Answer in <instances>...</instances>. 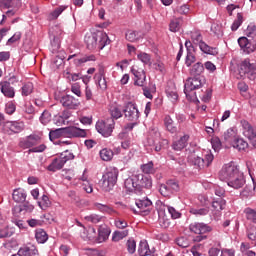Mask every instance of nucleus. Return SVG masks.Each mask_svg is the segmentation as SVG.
<instances>
[{
    "label": "nucleus",
    "instance_id": "1",
    "mask_svg": "<svg viewBox=\"0 0 256 256\" xmlns=\"http://www.w3.org/2000/svg\"><path fill=\"white\" fill-rule=\"evenodd\" d=\"M219 177L221 181H226L228 187H232L233 189H241L246 183L245 175H243V172L239 171V167L233 163L224 165L220 171Z\"/></svg>",
    "mask_w": 256,
    "mask_h": 256
},
{
    "label": "nucleus",
    "instance_id": "2",
    "mask_svg": "<svg viewBox=\"0 0 256 256\" xmlns=\"http://www.w3.org/2000/svg\"><path fill=\"white\" fill-rule=\"evenodd\" d=\"M85 43L87 49L93 51V49H97V46L99 49H104L106 45L111 43V40H109L107 33L97 32L85 36Z\"/></svg>",
    "mask_w": 256,
    "mask_h": 256
},
{
    "label": "nucleus",
    "instance_id": "3",
    "mask_svg": "<svg viewBox=\"0 0 256 256\" xmlns=\"http://www.w3.org/2000/svg\"><path fill=\"white\" fill-rule=\"evenodd\" d=\"M73 159H75V155L69 151H65L61 153L59 157L54 158L47 169L52 173L61 171V169L65 167V163H67V161H73Z\"/></svg>",
    "mask_w": 256,
    "mask_h": 256
},
{
    "label": "nucleus",
    "instance_id": "4",
    "mask_svg": "<svg viewBox=\"0 0 256 256\" xmlns=\"http://www.w3.org/2000/svg\"><path fill=\"white\" fill-rule=\"evenodd\" d=\"M119 177V170L116 168L111 169L102 176V189L103 191H111L115 185H117V179Z\"/></svg>",
    "mask_w": 256,
    "mask_h": 256
},
{
    "label": "nucleus",
    "instance_id": "5",
    "mask_svg": "<svg viewBox=\"0 0 256 256\" xmlns=\"http://www.w3.org/2000/svg\"><path fill=\"white\" fill-rule=\"evenodd\" d=\"M239 75L242 78L247 77L250 81H254L256 75V63L251 62L249 59L242 61L239 68Z\"/></svg>",
    "mask_w": 256,
    "mask_h": 256
},
{
    "label": "nucleus",
    "instance_id": "6",
    "mask_svg": "<svg viewBox=\"0 0 256 256\" xmlns=\"http://www.w3.org/2000/svg\"><path fill=\"white\" fill-rule=\"evenodd\" d=\"M191 39H192L193 43H195L196 45H199L200 50L203 53H206L207 55H217V53H218L217 48H213V47L207 45V43L203 42V35H201L200 31L192 32Z\"/></svg>",
    "mask_w": 256,
    "mask_h": 256
},
{
    "label": "nucleus",
    "instance_id": "7",
    "mask_svg": "<svg viewBox=\"0 0 256 256\" xmlns=\"http://www.w3.org/2000/svg\"><path fill=\"white\" fill-rule=\"evenodd\" d=\"M113 129H115V120L113 118H108L106 121L101 120L96 123V130L102 137H111Z\"/></svg>",
    "mask_w": 256,
    "mask_h": 256
},
{
    "label": "nucleus",
    "instance_id": "8",
    "mask_svg": "<svg viewBox=\"0 0 256 256\" xmlns=\"http://www.w3.org/2000/svg\"><path fill=\"white\" fill-rule=\"evenodd\" d=\"M181 187L177 180H168L159 187L160 195L163 197H171L174 193H179Z\"/></svg>",
    "mask_w": 256,
    "mask_h": 256
},
{
    "label": "nucleus",
    "instance_id": "9",
    "mask_svg": "<svg viewBox=\"0 0 256 256\" xmlns=\"http://www.w3.org/2000/svg\"><path fill=\"white\" fill-rule=\"evenodd\" d=\"M205 83V77L203 76H195L193 78H188L184 85V93L186 97H189V93L191 91H195L196 89H201Z\"/></svg>",
    "mask_w": 256,
    "mask_h": 256
},
{
    "label": "nucleus",
    "instance_id": "10",
    "mask_svg": "<svg viewBox=\"0 0 256 256\" xmlns=\"http://www.w3.org/2000/svg\"><path fill=\"white\" fill-rule=\"evenodd\" d=\"M242 133L250 141V145L256 148V127L247 120H241Z\"/></svg>",
    "mask_w": 256,
    "mask_h": 256
},
{
    "label": "nucleus",
    "instance_id": "11",
    "mask_svg": "<svg viewBox=\"0 0 256 256\" xmlns=\"http://www.w3.org/2000/svg\"><path fill=\"white\" fill-rule=\"evenodd\" d=\"M123 113L128 121H137L139 119V109H137L136 103L127 102L124 106Z\"/></svg>",
    "mask_w": 256,
    "mask_h": 256
},
{
    "label": "nucleus",
    "instance_id": "12",
    "mask_svg": "<svg viewBox=\"0 0 256 256\" xmlns=\"http://www.w3.org/2000/svg\"><path fill=\"white\" fill-rule=\"evenodd\" d=\"M134 181L136 182L137 191H141L142 189H151L153 186L151 177H147L143 174H135Z\"/></svg>",
    "mask_w": 256,
    "mask_h": 256
},
{
    "label": "nucleus",
    "instance_id": "13",
    "mask_svg": "<svg viewBox=\"0 0 256 256\" xmlns=\"http://www.w3.org/2000/svg\"><path fill=\"white\" fill-rule=\"evenodd\" d=\"M131 73L136 79L134 85H137L138 87H145V82L147 81L145 70L139 68L137 65H134L131 68Z\"/></svg>",
    "mask_w": 256,
    "mask_h": 256
},
{
    "label": "nucleus",
    "instance_id": "14",
    "mask_svg": "<svg viewBox=\"0 0 256 256\" xmlns=\"http://www.w3.org/2000/svg\"><path fill=\"white\" fill-rule=\"evenodd\" d=\"M189 231L195 235H205V233H211L212 228L205 223L193 222L189 225Z\"/></svg>",
    "mask_w": 256,
    "mask_h": 256
},
{
    "label": "nucleus",
    "instance_id": "15",
    "mask_svg": "<svg viewBox=\"0 0 256 256\" xmlns=\"http://www.w3.org/2000/svg\"><path fill=\"white\" fill-rule=\"evenodd\" d=\"M185 47L187 51L185 65L186 67H191V65L197 61V58L195 57V47H193V43H191L190 40H186Z\"/></svg>",
    "mask_w": 256,
    "mask_h": 256
},
{
    "label": "nucleus",
    "instance_id": "16",
    "mask_svg": "<svg viewBox=\"0 0 256 256\" xmlns=\"http://www.w3.org/2000/svg\"><path fill=\"white\" fill-rule=\"evenodd\" d=\"M238 44L243 49L244 53H253L256 51V43L253 39L249 40L247 37H240Z\"/></svg>",
    "mask_w": 256,
    "mask_h": 256
},
{
    "label": "nucleus",
    "instance_id": "17",
    "mask_svg": "<svg viewBox=\"0 0 256 256\" xmlns=\"http://www.w3.org/2000/svg\"><path fill=\"white\" fill-rule=\"evenodd\" d=\"M60 103L66 109H78L79 105H81V102L79 101V99H77L71 95L62 96L60 99Z\"/></svg>",
    "mask_w": 256,
    "mask_h": 256
},
{
    "label": "nucleus",
    "instance_id": "18",
    "mask_svg": "<svg viewBox=\"0 0 256 256\" xmlns=\"http://www.w3.org/2000/svg\"><path fill=\"white\" fill-rule=\"evenodd\" d=\"M136 207L140 209L141 213L144 215H149L151 213V207H153V202L149 200V198H143L136 200Z\"/></svg>",
    "mask_w": 256,
    "mask_h": 256
},
{
    "label": "nucleus",
    "instance_id": "19",
    "mask_svg": "<svg viewBox=\"0 0 256 256\" xmlns=\"http://www.w3.org/2000/svg\"><path fill=\"white\" fill-rule=\"evenodd\" d=\"M189 139V134H184L182 137L172 143V149L174 151H183V149L189 145Z\"/></svg>",
    "mask_w": 256,
    "mask_h": 256
},
{
    "label": "nucleus",
    "instance_id": "20",
    "mask_svg": "<svg viewBox=\"0 0 256 256\" xmlns=\"http://www.w3.org/2000/svg\"><path fill=\"white\" fill-rule=\"evenodd\" d=\"M71 59H74V65L79 67L83 65V63H88V61H95V55L79 56L78 54H74L68 57V61H71Z\"/></svg>",
    "mask_w": 256,
    "mask_h": 256
},
{
    "label": "nucleus",
    "instance_id": "21",
    "mask_svg": "<svg viewBox=\"0 0 256 256\" xmlns=\"http://www.w3.org/2000/svg\"><path fill=\"white\" fill-rule=\"evenodd\" d=\"M0 91L3 93L4 97L13 99L15 97V88L11 86V83L4 81L0 83Z\"/></svg>",
    "mask_w": 256,
    "mask_h": 256
},
{
    "label": "nucleus",
    "instance_id": "22",
    "mask_svg": "<svg viewBox=\"0 0 256 256\" xmlns=\"http://www.w3.org/2000/svg\"><path fill=\"white\" fill-rule=\"evenodd\" d=\"M18 256H39V250L35 245H28L18 250Z\"/></svg>",
    "mask_w": 256,
    "mask_h": 256
},
{
    "label": "nucleus",
    "instance_id": "23",
    "mask_svg": "<svg viewBox=\"0 0 256 256\" xmlns=\"http://www.w3.org/2000/svg\"><path fill=\"white\" fill-rule=\"evenodd\" d=\"M94 79L100 89L105 91L107 89V80L105 79V69L100 68L98 73L95 74Z\"/></svg>",
    "mask_w": 256,
    "mask_h": 256
},
{
    "label": "nucleus",
    "instance_id": "24",
    "mask_svg": "<svg viewBox=\"0 0 256 256\" xmlns=\"http://www.w3.org/2000/svg\"><path fill=\"white\" fill-rule=\"evenodd\" d=\"M6 131H10V133H21L23 129H25V124L23 122H6L5 124Z\"/></svg>",
    "mask_w": 256,
    "mask_h": 256
},
{
    "label": "nucleus",
    "instance_id": "25",
    "mask_svg": "<svg viewBox=\"0 0 256 256\" xmlns=\"http://www.w3.org/2000/svg\"><path fill=\"white\" fill-rule=\"evenodd\" d=\"M237 137V130L235 128H229L227 131L224 132L222 139L224 143L228 145H232Z\"/></svg>",
    "mask_w": 256,
    "mask_h": 256
},
{
    "label": "nucleus",
    "instance_id": "26",
    "mask_svg": "<svg viewBox=\"0 0 256 256\" xmlns=\"http://www.w3.org/2000/svg\"><path fill=\"white\" fill-rule=\"evenodd\" d=\"M230 145L238 151H245L249 148V143L239 136H236V139Z\"/></svg>",
    "mask_w": 256,
    "mask_h": 256
},
{
    "label": "nucleus",
    "instance_id": "27",
    "mask_svg": "<svg viewBox=\"0 0 256 256\" xmlns=\"http://www.w3.org/2000/svg\"><path fill=\"white\" fill-rule=\"evenodd\" d=\"M138 254L140 256H151L153 252L149 249V244L146 240H141L138 246Z\"/></svg>",
    "mask_w": 256,
    "mask_h": 256
},
{
    "label": "nucleus",
    "instance_id": "28",
    "mask_svg": "<svg viewBox=\"0 0 256 256\" xmlns=\"http://www.w3.org/2000/svg\"><path fill=\"white\" fill-rule=\"evenodd\" d=\"M12 199L16 203H23L27 199V194H25V190L18 188L13 191Z\"/></svg>",
    "mask_w": 256,
    "mask_h": 256
},
{
    "label": "nucleus",
    "instance_id": "29",
    "mask_svg": "<svg viewBox=\"0 0 256 256\" xmlns=\"http://www.w3.org/2000/svg\"><path fill=\"white\" fill-rule=\"evenodd\" d=\"M95 207L98 211L106 215H117V211L107 204L95 203Z\"/></svg>",
    "mask_w": 256,
    "mask_h": 256
},
{
    "label": "nucleus",
    "instance_id": "30",
    "mask_svg": "<svg viewBox=\"0 0 256 256\" xmlns=\"http://www.w3.org/2000/svg\"><path fill=\"white\" fill-rule=\"evenodd\" d=\"M183 25V18H174L170 21L169 30L172 33H177L181 31V26Z\"/></svg>",
    "mask_w": 256,
    "mask_h": 256
},
{
    "label": "nucleus",
    "instance_id": "31",
    "mask_svg": "<svg viewBox=\"0 0 256 256\" xmlns=\"http://www.w3.org/2000/svg\"><path fill=\"white\" fill-rule=\"evenodd\" d=\"M203 71H205V66L201 62H197L191 67L190 75L193 77H201Z\"/></svg>",
    "mask_w": 256,
    "mask_h": 256
},
{
    "label": "nucleus",
    "instance_id": "32",
    "mask_svg": "<svg viewBox=\"0 0 256 256\" xmlns=\"http://www.w3.org/2000/svg\"><path fill=\"white\" fill-rule=\"evenodd\" d=\"M35 239L37 243H40V244L47 243L49 239V235L45 230L39 228L35 231Z\"/></svg>",
    "mask_w": 256,
    "mask_h": 256
},
{
    "label": "nucleus",
    "instance_id": "33",
    "mask_svg": "<svg viewBox=\"0 0 256 256\" xmlns=\"http://www.w3.org/2000/svg\"><path fill=\"white\" fill-rule=\"evenodd\" d=\"M66 9H69L68 5H60L56 7L50 14L49 19L51 21H54L55 19H59V16L63 13V11H66Z\"/></svg>",
    "mask_w": 256,
    "mask_h": 256
},
{
    "label": "nucleus",
    "instance_id": "34",
    "mask_svg": "<svg viewBox=\"0 0 256 256\" xmlns=\"http://www.w3.org/2000/svg\"><path fill=\"white\" fill-rule=\"evenodd\" d=\"M174 121L173 118H171V116L166 115L164 117V125L167 131H169V133L175 134L177 132V126L173 125Z\"/></svg>",
    "mask_w": 256,
    "mask_h": 256
},
{
    "label": "nucleus",
    "instance_id": "35",
    "mask_svg": "<svg viewBox=\"0 0 256 256\" xmlns=\"http://www.w3.org/2000/svg\"><path fill=\"white\" fill-rule=\"evenodd\" d=\"M63 135H67V128H58L49 132V139L50 141H55V139H59Z\"/></svg>",
    "mask_w": 256,
    "mask_h": 256
},
{
    "label": "nucleus",
    "instance_id": "36",
    "mask_svg": "<svg viewBox=\"0 0 256 256\" xmlns=\"http://www.w3.org/2000/svg\"><path fill=\"white\" fill-rule=\"evenodd\" d=\"M114 155L115 153L113 152V150L109 148H104L99 152V156L102 161H112Z\"/></svg>",
    "mask_w": 256,
    "mask_h": 256
},
{
    "label": "nucleus",
    "instance_id": "37",
    "mask_svg": "<svg viewBox=\"0 0 256 256\" xmlns=\"http://www.w3.org/2000/svg\"><path fill=\"white\" fill-rule=\"evenodd\" d=\"M34 145H37V138L35 136H29L27 139L20 142V147L24 149H31Z\"/></svg>",
    "mask_w": 256,
    "mask_h": 256
},
{
    "label": "nucleus",
    "instance_id": "38",
    "mask_svg": "<svg viewBox=\"0 0 256 256\" xmlns=\"http://www.w3.org/2000/svg\"><path fill=\"white\" fill-rule=\"evenodd\" d=\"M124 187L127 189V191H129V193H133V191H137L134 175L131 178H128L125 180Z\"/></svg>",
    "mask_w": 256,
    "mask_h": 256
},
{
    "label": "nucleus",
    "instance_id": "39",
    "mask_svg": "<svg viewBox=\"0 0 256 256\" xmlns=\"http://www.w3.org/2000/svg\"><path fill=\"white\" fill-rule=\"evenodd\" d=\"M67 133L72 135V137H85L87 135V132H85V130L77 127L67 128Z\"/></svg>",
    "mask_w": 256,
    "mask_h": 256
},
{
    "label": "nucleus",
    "instance_id": "40",
    "mask_svg": "<svg viewBox=\"0 0 256 256\" xmlns=\"http://www.w3.org/2000/svg\"><path fill=\"white\" fill-rule=\"evenodd\" d=\"M0 3L6 9L21 7V0H1Z\"/></svg>",
    "mask_w": 256,
    "mask_h": 256
},
{
    "label": "nucleus",
    "instance_id": "41",
    "mask_svg": "<svg viewBox=\"0 0 256 256\" xmlns=\"http://www.w3.org/2000/svg\"><path fill=\"white\" fill-rule=\"evenodd\" d=\"M140 169L146 175H153V173H155V167H154L153 161H150L146 164L141 165Z\"/></svg>",
    "mask_w": 256,
    "mask_h": 256
},
{
    "label": "nucleus",
    "instance_id": "42",
    "mask_svg": "<svg viewBox=\"0 0 256 256\" xmlns=\"http://www.w3.org/2000/svg\"><path fill=\"white\" fill-rule=\"evenodd\" d=\"M244 215L248 221L251 223H256V211L253 208H245Z\"/></svg>",
    "mask_w": 256,
    "mask_h": 256
},
{
    "label": "nucleus",
    "instance_id": "43",
    "mask_svg": "<svg viewBox=\"0 0 256 256\" xmlns=\"http://www.w3.org/2000/svg\"><path fill=\"white\" fill-rule=\"evenodd\" d=\"M139 39H141L139 32L133 30L126 32V40L130 41V43H135V41H139Z\"/></svg>",
    "mask_w": 256,
    "mask_h": 256
},
{
    "label": "nucleus",
    "instance_id": "44",
    "mask_svg": "<svg viewBox=\"0 0 256 256\" xmlns=\"http://www.w3.org/2000/svg\"><path fill=\"white\" fill-rule=\"evenodd\" d=\"M129 235V230L115 231L112 235L113 241H121V239H125Z\"/></svg>",
    "mask_w": 256,
    "mask_h": 256
},
{
    "label": "nucleus",
    "instance_id": "45",
    "mask_svg": "<svg viewBox=\"0 0 256 256\" xmlns=\"http://www.w3.org/2000/svg\"><path fill=\"white\" fill-rule=\"evenodd\" d=\"M38 205L40 209H43V211H45V209H48V207L51 206V200H49V196L43 195L41 201H38Z\"/></svg>",
    "mask_w": 256,
    "mask_h": 256
},
{
    "label": "nucleus",
    "instance_id": "46",
    "mask_svg": "<svg viewBox=\"0 0 256 256\" xmlns=\"http://www.w3.org/2000/svg\"><path fill=\"white\" fill-rule=\"evenodd\" d=\"M190 213L192 215H196V217H201L209 213V208H199V209L191 208Z\"/></svg>",
    "mask_w": 256,
    "mask_h": 256
},
{
    "label": "nucleus",
    "instance_id": "47",
    "mask_svg": "<svg viewBox=\"0 0 256 256\" xmlns=\"http://www.w3.org/2000/svg\"><path fill=\"white\" fill-rule=\"evenodd\" d=\"M166 95L168 97V99H170V101H172V103H175L177 101V99H179V94L177 93V90L174 89H166Z\"/></svg>",
    "mask_w": 256,
    "mask_h": 256
},
{
    "label": "nucleus",
    "instance_id": "48",
    "mask_svg": "<svg viewBox=\"0 0 256 256\" xmlns=\"http://www.w3.org/2000/svg\"><path fill=\"white\" fill-rule=\"evenodd\" d=\"M137 58L139 61H141L144 65H151V55L141 52L140 54L137 55Z\"/></svg>",
    "mask_w": 256,
    "mask_h": 256
},
{
    "label": "nucleus",
    "instance_id": "49",
    "mask_svg": "<svg viewBox=\"0 0 256 256\" xmlns=\"http://www.w3.org/2000/svg\"><path fill=\"white\" fill-rule=\"evenodd\" d=\"M40 123H42V125H48V123H51V113H49V111H43L40 116Z\"/></svg>",
    "mask_w": 256,
    "mask_h": 256
},
{
    "label": "nucleus",
    "instance_id": "50",
    "mask_svg": "<svg viewBox=\"0 0 256 256\" xmlns=\"http://www.w3.org/2000/svg\"><path fill=\"white\" fill-rule=\"evenodd\" d=\"M192 163L195 167H197L198 169H205L206 165H205V159L196 156L193 158Z\"/></svg>",
    "mask_w": 256,
    "mask_h": 256
},
{
    "label": "nucleus",
    "instance_id": "51",
    "mask_svg": "<svg viewBox=\"0 0 256 256\" xmlns=\"http://www.w3.org/2000/svg\"><path fill=\"white\" fill-rule=\"evenodd\" d=\"M242 23H243V15L241 13H238L237 18L234 20L231 26L232 31H237V29L241 27Z\"/></svg>",
    "mask_w": 256,
    "mask_h": 256
},
{
    "label": "nucleus",
    "instance_id": "52",
    "mask_svg": "<svg viewBox=\"0 0 256 256\" xmlns=\"http://www.w3.org/2000/svg\"><path fill=\"white\" fill-rule=\"evenodd\" d=\"M110 115V119H113V121H115V119H121V117H123V112H121V109L113 107L110 109Z\"/></svg>",
    "mask_w": 256,
    "mask_h": 256
},
{
    "label": "nucleus",
    "instance_id": "53",
    "mask_svg": "<svg viewBox=\"0 0 256 256\" xmlns=\"http://www.w3.org/2000/svg\"><path fill=\"white\" fill-rule=\"evenodd\" d=\"M85 221H88L89 223H100L101 219H103L100 215L97 214H90L88 216L84 217Z\"/></svg>",
    "mask_w": 256,
    "mask_h": 256
},
{
    "label": "nucleus",
    "instance_id": "54",
    "mask_svg": "<svg viewBox=\"0 0 256 256\" xmlns=\"http://www.w3.org/2000/svg\"><path fill=\"white\" fill-rule=\"evenodd\" d=\"M226 201L223 199L216 200L212 203L213 209H216L217 211H223L225 209Z\"/></svg>",
    "mask_w": 256,
    "mask_h": 256
},
{
    "label": "nucleus",
    "instance_id": "55",
    "mask_svg": "<svg viewBox=\"0 0 256 256\" xmlns=\"http://www.w3.org/2000/svg\"><path fill=\"white\" fill-rule=\"evenodd\" d=\"M166 208L172 219H181V212L177 211L173 206H166Z\"/></svg>",
    "mask_w": 256,
    "mask_h": 256
},
{
    "label": "nucleus",
    "instance_id": "56",
    "mask_svg": "<svg viewBox=\"0 0 256 256\" xmlns=\"http://www.w3.org/2000/svg\"><path fill=\"white\" fill-rule=\"evenodd\" d=\"M211 31L216 37H223V27L219 24H212Z\"/></svg>",
    "mask_w": 256,
    "mask_h": 256
},
{
    "label": "nucleus",
    "instance_id": "57",
    "mask_svg": "<svg viewBox=\"0 0 256 256\" xmlns=\"http://www.w3.org/2000/svg\"><path fill=\"white\" fill-rule=\"evenodd\" d=\"M33 93V83H27L22 87V95L24 97H27L28 95H31Z\"/></svg>",
    "mask_w": 256,
    "mask_h": 256
},
{
    "label": "nucleus",
    "instance_id": "58",
    "mask_svg": "<svg viewBox=\"0 0 256 256\" xmlns=\"http://www.w3.org/2000/svg\"><path fill=\"white\" fill-rule=\"evenodd\" d=\"M128 252L133 255L137 249V243L133 239H129L126 243Z\"/></svg>",
    "mask_w": 256,
    "mask_h": 256
},
{
    "label": "nucleus",
    "instance_id": "59",
    "mask_svg": "<svg viewBox=\"0 0 256 256\" xmlns=\"http://www.w3.org/2000/svg\"><path fill=\"white\" fill-rule=\"evenodd\" d=\"M176 244L178 247H182V249H185L189 247V240L186 237H180L176 240Z\"/></svg>",
    "mask_w": 256,
    "mask_h": 256
},
{
    "label": "nucleus",
    "instance_id": "60",
    "mask_svg": "<svg viewBox=\"0 0 256 256\" xmlns=\"http://www.w3.org/2000/svg\"><path fill=\"white\" fill-rule=\"evenodd\" d=\"M110 233L111 232L107 228H101L98 231L99 239H101L102 241H105L106 239H109V234Z\"/></svg>",
    "mask_w": 256,
    "mask_h": 256
},
{
    "label": "nucleus",
    "instance_id": "61",
    "mask_svg": "<svg viewBox=\"0 0 256 256\" xmlns=\"http://www.w3.org/2000/svg\"><path fill=\"white\" fill-rule=\"evenodd\" d=\"M114 224L117 229H126V227L128 226L127 221L121 218H116Z\"/></svg>",
    "mask_w": 256,
    "mask_h": 256
},
{
    "label": "nucleus",
    "instance_id": "62",
    "mask_svg": "<svg viewBox=\"0 0 256 256\" xmlns=\"http://www.w3.org/2000/svg\"><path fill=\"white\" fill-rule=\"evenodd\" d=\"M13 231L9 228H3L0 230V239H7V237H12Z\"/></svg>",
    "mask_w": 256,
    "mask_h": 256
},
{
    "label": "nucleus",
    "instance_id": "63",
    "mask_svg": "<svg viewBox=\"0 0 256 256\" xmlns=\"http://www.w3.org/2000/svg\"><path fill=\"white\" fill-rule=\"evenodd\" d=\"M246 35L247 37H251L253 39V37L256 36V26L253 24L248 25L246 29Z\"/></svg>",
    "mask_w": 256,
    "mask_h": 256
},
{
    "label": "nucleus",
    "instance_id": "64",
    "mask_svg": "<svg viewBox=\"0 0 256 256\" xmlns=\"http://www.w3.org/2000/svg\"><path fill=\"white\" fill-rule=\"evenodd\" d=\"M211 144L214 151H219V149H221V139H219L218 137L213 138L211 140Z\"/></svg>",
    "mask_w": 256,
    "mask_h": 256
}]
</instances>
